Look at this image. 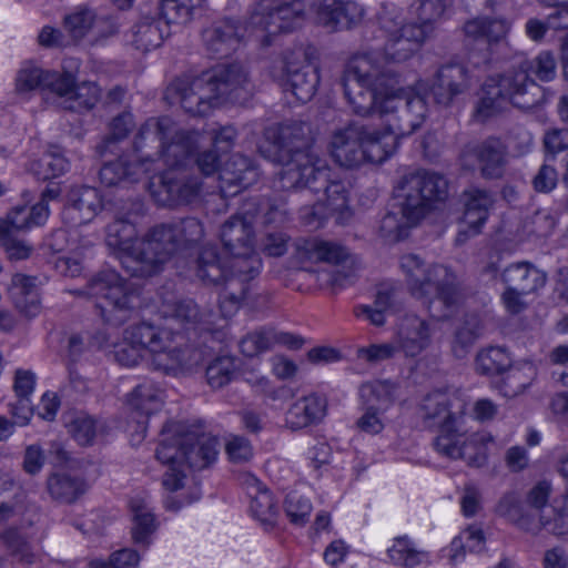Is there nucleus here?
Masks as SVG:
<instances>
[{"instance_id": "24", "label": "nucleus", "mask_w": 568, "mask_h": 568, "mask_svg": "<svg viewBox=\"0 0 568 568\" xmlns=\"http://www.w3.org/2000/svg\"><path fill=\"white\" fill-rule=\"evenodd\" d=\"M366 126L361 123H349L336 130L331 140V154L341 166L353 169L364 163L363 138Z\"/></svg>"}, {"instance_id": "25", "label": "nucleus", "mask_w": 568, "mask_h": 568, "mask_svg": "<svg viewBox=\"0 0 568 568\" xmlns=\"http://www.w3.org/2000/svg\"><path fill=\"white\" fill-rule=\"evenodd\" d=\"M315 12L317 23L331 31L351 29L364 17V9L352 0H322Z\"/></svg>"}, {"instance_id": "37", "label": "nucleus", "mask_w": 568, "mask_h": 568, "mask_svg": "<svg viewBox=\"0 0 568 568\" xmlns=\"http://www.w3.org/2000/svg\"><path fill=\"white\" fill-rule=\"evenodd\" d=\"M146 172H149V168L143 166V163H139L136 159L120 158L116 161L103 164L99 171V176L101 183L105 186H114L135 183Z\"/></svg>"}, {"instance_id": "8", "label": "nucleus", "mask_w": 568, "mask_h": 568, "mask_svg": "<svg viewBox=\"0 0 568 568\" xmlns=\"http://www.w3.org/2000/svg\"><path fill=\"white\" fill-rule=\"evenodd\" d=\"M541 98V88L530 78L528 69L520 64L486 80L475 114L478 120L485 121L508 104L519 109H531Z\"/></svg>"}, {"instance_id": "57", "label": "nucleus", "mask_w": 568, "mask_h": 568, "mask_svg": "<svg viewBox=\"0 0 568 568\" xmlns=\"http://www.w3.org/2000/svg\"><path fill=\"white\" fill-rule=\"evenodd\" d=\"M557 471L566 481L562 505L555 510L554 518L545 525L552 534L564 536L568 532V453L559 458Z\"/></svg>"}, {"instance_id": "13", "label": "nucleus", "mask_w": 568, "mask_h": 568, "mask_svg": "<svg viewBox=\"0 0 568 568\" xmlns=\"http://www.w3.org/2000/svg\"><path fill=\"white\" fill-rule=\"evenodd\" d=\"M150 193L161 206H178L195 201L201 191V181L184 168H170L152 178Z\"/></svg>"}, {"instance_id": "36", "label": "nucleus", "mask_w": 568, "mask_h": 568, "mask_svg": "<svg viewBox=\"0 0 568 568\" xmlns=\"http://www.w3.org/2000/svg\"><path fill=\"white\" fill-rule=\"evenodd\" d=\"M398 132L392 130H375L366 126L363 138L364 163H382L388 159L397 149Z\"/></svg>"}, {"instance_id": "59", "label": "nucleus", "mask_w": 568, "mask_h": 568, "mask_svg": "<svg viewBox=\"0 0 568 568\" xmlns=\"http://www.w3.org/2000/svg\"><path fill=\"white\" fill-rule=\"evenodd\" d=\"M307 256L312 261L339 264L347 257L344 246L323 240H312L305 244Z\"/></svg>"}, {"instance_id": "28", "label": "nucleus", "mask_w": 568, "mask_h": 568, "mask_svg": "<svg viewBox=\"0 0 568 568\" xmlns=\"http://www.w3.org/2000/svg\"><path fill=\"white\" fill-rule=\"evenodd\" d=\"M163 318L182 326L185 331L195 329L211 323L212 313L202 311L192 298L164 301L160 306Z\"/></svg>"}, {"instance_id": "19", "label": "nucleus", "mask_w": 568, "mask_h": 568, "mask_svg": "<svg viewBox=\"0 0 568 568\" xmlns=\"http://www.w3.org/2000/svg\"><path fill=\"white\" fill-rule=\"evenodd\" d=\"M184 337L179 333L169 335L166 347L151 358V366L166 375L179 376L193 372L205 359V352L200 347L186 343H180Z\"/></svg>"}, {"instance_id": "3", "label": "nucleus", "mask_w": 568, "mask_h": 568, "mask_svg": "<svg viewBox=\"0 0 568 568\" xmlns=\"http://www.w3.org/2000/svg\"><path fill=\"white\" fill-rule=\"evenodd\" d=\"M449 196L447 179L437 172L417 171L404 175L394 189V206L398 211L386 213L381 220L379 233L388 241L397 242L407 235L438 203Z\"/></svg>"}, {"instance_id": "64", "label": "nucleus", "mask_w": 568, "mask_h": 568, "mask_svg": "<svg viewBox=\"0 0 568 568\" xmlns=\"http://www.w3.org/2000/svg\"><path fill=\"white\" fill-rule=\"evenodd\" d=\"M174 229L180 247L199 243L204 236L202 222L196 217H185L178 222L170 223Z\"/></svg>"}, {"instance_id": "39", "label": "nucleus", "mask_w": 568, "mask_h": 568, "mask_svg": "<svg viewBox=\"0 0 568 568\" xmlns=\"http://www.w3.org/2000/svg\"><path fill=\"white\" fill-rule=\"evenodd\" d=\"M170 334V329L159 328L146 322L131 325L124 331L125 341L138 345L143 352L148 349L152 358L166 347Z\"/></svg>"}, {"instance_id": "50", "label": "nucleus", "mask_w": 568, "mask_h": 568, "mask_svg": "<svg viewBox=\"0 0 568 568\" xmlns=\"http://www.w3.org/2000/svg\"><path fill=\"white\" fill-rule=\"evenodd\" d=\"M387 555L394 565L406 568H414L428 559V554L416 549L407 536L396 537Z\"/></svg>"}, {"instance_id": "42", "label": "nucleus", "mask_w": 568, "mask_h": 568, "mask_svg": "<svg viewBox=\"0 0 568 568\" xmlns=\"http://www.w3.org/2000/svg\"><path fill=\"white\" fill-rule=\"evenodd\" d=\"M495 513L523 530L534 529L536 515L516 493L505 494L497 503Z\"/></svg>"}, {"instance_id": "17", "label": "nucleus", "mask_w": 568, "mask_h": 568, "mask_svg": "<svg viewBox=\"0 0 568 568\" xmlns=\"http://www.w3.org/2000/svg\"><path fill=\"white\" fill-rule=\"evenodd\" d=\"M417 87L428 92L437 105L449 108L470 87L468 69L455 61L444 63L430 79L418 81Z\"/></svg>"}, {"instance_id": "9", "label": "nucleus", "mask_w": 568, "mask_h": 568, "mask_svg": "<svg viewBox=\"0 0 568 568\" xmlns=\"http://www.w3.org/2000/svg\"><path fill=\"white\" fill-rule=\"evenodd\" d=\"M77 293L92 298L103 323L112 326L129 321L140 304L139 292L114 271L98 273Z\"/></svg>"}, {"instance_id": "6", "label": "nucleus", "mask_w": 568, "mask_h": 568, "mask_svg": "<svg viewBox=\"0 0 568 568\" xmlns=\"http://www.w3.org/2000/svg\"><path fill=\"white\" fill-rule=\"evenodd\" d=\"M265 134L276 148L275 161L282 165L280 182L284 190H292L301 183L306 172L304 166H314L322 161L313 149L314 136L310 123L290 120L267 129Z\"/></svg>"}, {"instance_id": "52", "label": "nucleus", "mask_w": 568, "mask_h": 568, "mask_svg": "<svg viewBox=\"0 0 568 568\" xmlns=\"http://www.w3.org/2000/svg\"><path fill=\"white\" fill-rule=\"evenodd\" d=\"M203 0H160L159 11L169 28L170 23L184 24L192 20L193 11Z\"/></svg>"}, {"instance_id": "14", "label": "nucleus", "mask_w": 568, "mask_h": 568, "mask_svg": "<svg viewBox=\"0 0 568 568\" xmlns=\"http://www.w3.org/2000/svg\"><path fill=\"white\" fill-rule=\"evenodd\" d=\"M494 437L486 432L464 436L455 430L439 434L434 440L436 452L450 459H463L467 466L479 468L487 464L488 446Z\"/></svg>"}, {"instance_id": "48", "label": "nucleus", "mask_w": 568, "mask_h": 568, "mask_svg": "<svg viewBox=\"0 0 568 568\" xmlns=\"http://www.w3.org/2000/svg\"><path fill=\"white\" fill-rule=\"evenodd\" d=\"M483 325L480 318L475 315H467L456 328L452 341V352L456 358H464L471 349L476 339L481 335Z\"/></svg>"}, {"instance_id": "51", "label": "nucleus", "mask_w": 568, "mask_h": 568, "mask_svg": "<svg viewBox=\"0 0 568 568\" xmlns=\"http://www.w3.org/2000/svg\"><path fill=\"white\" fill-rule=\"evenodd\" d=\"M70 169L68 159L60 152H47L29 164V171L39 180L47 181L64 174Z\"/></svg>"}, {"instance_id": "26", "label": "nucleus", "mask_w": 568, "mask_h": 568, "mask_svg": "<svg viewBox=\"0 0 568 568\" xmlns=\"http://www.w3.org/2000/svg\"><path fill=\"white\" fill-rule=\"evenodd\" d=\"M100 192L91 186L71 189L68 204L64 209V219L73 226L87 224L104 209Z\"/></svg>"}, {"instance_id": "22", "label": "nucleus", "mask_w": 568, "mask_h": 568, "mask_svg": "<svg viewBox=\"0 0 568 568\" xmlns=\"http://www.w3.org/2000/svg\"><path fill=\"white\" fill-rule=\"evenodd\" d=\"M174 122L168 118H150L139 129L133 148L139 163L151 169V164L163 155L164 141L173 132Z\"/></svg>"}, {"instance_id": "63", "label": "nucleus", "mask_w": 568, "mask_h": 568, "mask_svg": "<svg viewBox=\"0 0 568 568\" xmlns=\"http://www.w3.org/2000/svg\"><path fill=\"white\" fill-rule=\"evenodd\" d=\"M94 23L95 14L87 8L78 9L64 18V28L74 40L85 37Z\"/></svg>"}, {"instance_id": "40", "label": "nucleus", "mask_w": 568, "mask_h": 568, "mask_svg": "<svg viewBox=\"0 0 568 568\" xmlns=\"http://www.w3.org/2000/svg\"><path fill=\"white\" fill-rule=\"evenodd\" d=\"M537 367L531 362H521L509 365L501 375L498 388L508 398L523 394L535 381Z\"/></svg>"}, {"instance_id": "30", "label": "nucleus", "mask_w": 568, "mask_h": 568, "mask_svg": "<svg viewBox=\"0 0 568 568\" xmlns=\"http://www.w3.org/2000/svg\"><path fill=\"white\" fill-rule=\"evenodd\" d=\"M200 138L196 131L176 130L174 125L169 140L164 141L161 159L169 168H183L197 149Z\"/></svg>"}, {"instance_id": "55", "label": "nucleus", "mask_w": 568, "mask_h": 568, "mask_svg": "<svg viewBox=\"0 0 568 568\" xmlns=\"http://www.w3.org/2000/svg\"><path fill=\"white\" fill-rule=\"evenodd\" d=\"M134 126L131 113H122L115 116L110 123V131L103 141L97 146L101 155L106 153H115L116 145L125 140Z\"/></svg>"}, {"instance_id": "15", "label": "nucleus", "mask_w": 568, "mask_h": 568, "mask_svg": "<svg viewBox=\"0 0 568 568\" xmlns=\"http://www.w3.org/2000/svg\"><path fill=\"white\" fill-rule=\"evenodd\" d=\"M305 173L296 187L310 189L314 193L322 192V200L328 213H342L348 205V187L339 174L327 166L324 160L314 166H304Z\"/></svg>"}, {"instance_id": "46", "label": "nucleus", "mask_w": 568, "mask_h": 568, "mask_svg": "<svg viewBox=\"0 0 568 568\" xmlns=\"http://www.w3.org/2000/svg\"><path fill=\"white\" fill-rule=\"evenodd\" d=\"M196 276L206 284L224 283L226 285L229 267L222 263L215 246H206L201 251L197 258Z\"/></svg>"}, {"instance_id": "41", "label": "nucleus", "mask_w": 568, "mask_h": 568, "mask_svg": "<svg viewBox=\"0 0 568 568\" xmlns=\"http://www.w3.org/2000/svg\"><path fill=\"white\" fill-rule=\"evenodd\" d=\"M164 392L152 382L139 384L128 395L126 404L138 417H149L163 405Z\"/></svg>"}, {"instance_id": "53", "label": "nucleus", "mask_w": 568, "mask_h": 568, "mask_svg": "<svg viewBox=\"0 0 568 568\" xmlns=\"http://www.w3.org/2000/svg\"><path fill=\"white\" fill-rule=\"evenodd\" d=\"M101 97V90L94 82H82L74 84V89L63 109L73 112H85L92 110Z\"/></svg>"}, {"instance_id": "10", "label": "nucleus", "mask_w": 568, "mask_h": 568, "mask_svg": "<svg viewBox=\"0 0 568 568\" xmlns=\"http://www.w3.org/2000/svg\"><path fill=\"white\" fill-rule=\"evenodd\" d=\"M180 248L170 223L158 224L136 242L134 256L126 260V272L134 277L153 276Z\"/></svg>"}, {"instance_id": "56", "label": "nucleus", "mask_w": 568, "mask_h": 568, "mask_svg": "<svg viewBox=\"0 0 568 568\" xmlns=\"http://www.w3.org/2000/svg\"><path fill=\"white\" fill-rule=\"evenodd\" d=\"M509 365V354L503 347H488L476 357V371L483 375H503Z\"/></svg>"}, {"instance_id": "31", "label": "nucleus", "mask_w": 568, "mask_h": 568, "mask_svg": "<svg viewBox=\"0 0 568 568\" xmlns=\"http://www.w3.org/2000/svg\"><path fill=\"white\" fill-rule=\"evenodd\" d=\"M501 280L506 286L532 294L546 285L547 275L529 262H517L504 270Z\"/></svg>"}, {"instance_id": "54", "label": "nucleus", "mask_w": 568, "mask_h": 568, "mask_svg": "<svg viewBox=\"0 0 568 568\" xmlns=\"http://www.w3.org/2000/svg\"><path fill=\"white\" fill-rule=\"evenodd\" d=\"M450 6L452 0H415L412 6L418 19V22L415 23L426 29V33L429 36L433 31V23L442 19Z\"/></svg>"}, {"instance_id": "11", "label": "nucleus", "mask_w": 568, "mask_h": 568, "mask_svg": "<svg viewBox=\"0 0 568 568\" xmlns=\"http://www.w3.org/2000/svg\"><path fill=\"white\" fill-rule=\"evenodd\" d=\"M379 27L385 37L383 54L377 51H368V53L376 54L379 64L387 69L392 68L384 62L407 61L429 37L423 27H418L415 22L403 23L398 16L386 11L379 16Z\"/></svg>"}, {"instance_id": "62", "label": "nucleus", "mask_w": 568, "mask_h": 568, "mask_svg": "<svg viewBox=\"0 0 568 568\" xmlns=\"http://www.w3.org/2000/svg\"><path fill=\"white\" fill-rule=\"evenodd\" d=\"M75 77L71 72L48 71L44 78V91L54 94L59 100V105L68 100L74 89Z\"/></svg>"}, {"instance_id": "5", "label": "nucleus", "mask_w": 568, "mask_h": 568, "mask_svg": "<svg viewBox=\"0 0 568 568\" xmlns=\"http://www.w3.org/2000/svg\"><path fill=\"white\" fill-rule=\"evenodd\" d=\"M400 267L412 295L427 301L430 316L437 320L449 317L459 302L455 275L450 270L439 264L426 265L415 254L403 255Z\"/></svg>"}, {"instance_id": "33", "label": "nucleus", "mask_w": 568, "mask_h": 568, "mask_svg": "<svg viewBox=\"0 0 568 568\" xmlns=\"http://www.w3.org/2000/svg\"><path fill=\"white\" fill-rule=\"evenodd\" d=\"M509 31V22L501 18H475L464 26L466 40L479 43L488 50L491 43L503 40Z\"/></svg>"}, {"instance_id": "35", "label": "nucleus", "mask_w": 568, "mask_h": 568, "mask_svg": "<svg viewBox=\"0 0 568 568\" xmlns=\"http://www.w3.org/2000/svg\"><path fill=\"white\" fill-rule=\"evenodd\" d=\"M50 211L43 203H36L28 206H16L8 214L6 220H0V236L8 235L16 231H28L36 226L43 225Z\"/></svg>"}, {"instance_id": "20", "label": "nucleus", "mask_w": 568, "mask_h": 568, "mask_svg": "<svg viewBox=\"0 0 568 568\" xmlns=\"http://www.w3.org/2000/svg\"><path fill=\"white\" fill-rule=\"evenodd\" d=\"M229 277L226 281L225 298L239 306L250 291V282L261 272L262 260L254 250L240 251L230 254L227 262Z\"/></svg>"}, {"instance_id": "49", "label": "nucleus", "mask_w": 568, "mask_h": 568, "mask_svg": "<svg viewBox=\"0 0 568 568\" xmlns=\"http://www.w3.org/2000/svg\"><path fill=\"white\" fill-rule=\"evenodd\" d=\"M397 386L389 381L365 383L359 388L362 405L379 407L384 412L395 400Z\"/></svg>"}, {"instance_id": "7", "label": "nucleus", "mask_w": 568, "mask_h": 568, "mask_svg": "<svg viewBox=\"0 0 568 568\" xmlns=\"http://www.w3.org/2000/svg\"><path fill=\"white\" fill-rule=\"evenodd\" d=\"M161 434L163 438L155 452L161 463L185 464L193 469H203L216 458L217 438L205 432L200 423L171 422Z\"/></svg>"}, {"instance_id": "43", "label": "nucleus", "mask_w": 568, "mask_h": 568, "mask_svg": "<svg viewBox=\"0 0 568 568\" xmlns=\"http://www.w3.org/2000/svg\"><path fill=\"white\" fill-rule=\"evenodd\" d=\"M132 513V539L134 544L148 547L151 536L156 530V521L149 504L142 498H133L130 501Z\"/></svg>"}, {"instance_id": "45", "label": "nucleus", "mask_w": 568, "mask_h": 568, "mask_svg": "<svg viewBox=\"0 0 568 568\" xmlns=\"http://www.w3.org/2000/svg\"><path fill=\"white\" fill-rule=\"evenodd\" d=\"M169 28L161 19L144 17L133 28V45L143 52L160 47Z\"/></svg>"}, {"instance_id": "38", "label": "nucleus", "mask_w": 568, "mask_h": 568, "mask_svg": "<svg viewBox=\"0 0 568 568\" xmlns=\"http://www.w3.org/2000/svg\"><path fill=\"white\" fill-rule=\"evenodd\" d=\"M251 221L243 216H232L221 229V241L227 254L254 248Z\"/></svg>"}, {"instance_id": "44", "label": "nucleus", "mask_w": 568, "mask_h": 568, "mask_svg": "<svg viewBox=\"0 0 568 568\" xmlns=\"http://www.w3.org/2000/svg\"><path fill=\"white\" fill-rule=\"evenodd\" d=\"M466 549L469 552H483L486 549V537L481 527L470 525L453 539L448 548L449 562L457 566L463 561Z\"/></svg>"}, {"instance_id": "58", "label": "nucleus", "mask_w": 568, "mask_h": 568, "mask_svg": "<svg viewBox=\"0 0 568 568\" xmlns=\"http://www.w3.org/2000/svg\"><path fill=\"white\" fill-rule=\"evenodd\" d=\"M236 374L235 359L232 356H217L206 367L205 376L207 384L213 389L227 385Z\"/></svg>"}, {"instance_id": "18", "label": "nucleus", "mask_w": 568, "mask_h": 568, "mask_svg": "<svg viewBox=\"0 0 568 568\" xmlns=\"http://www.w3.org/2000/svg\"><path fill=\"white\" fill-rule=\"evenodd\" d=\"M460 161L467 169L478 166L484 179H501L507 165V146L500 139L489 136L483 141L466 144L460 152Z\"/></svg>"}, {"instance_id": "21", "label": "nucleus", "mask_w": 568, "mask_h": 568, "mask_svg": "<svg viewBox=\"0 0 568 568\" xmlns=\"http://www.w3.org/2000/svg\"><path fill=\"white\" fill-rule=\"evenodd\" d=\"M305 57L306 52L297 49L286 53L283 61L284 89L291 91L302 103L308 102L314 97L320 83L316 68L301 61V58Z\"/></svg>"}, {"instance_id": "32", "label": "nucleus", "mask_w": 568, "mask_h": 568, "mask_svg": "<svg viewBox=\"0 0 568 568\" xmlns=\"http://www.w3.org/2000/svg\"><path fill=\"white\" fill-rule=\"evenodd\" d=\"M45 489L52 501L72 505L87 493L88 484L79 476L55 471L47 477Z\"/></svg>"}, {"instance_id": "16", "label": "nucleus", "mask_w": 568, "mask_h": 568, "mask_svg": "<svg viewBox=\"0 0 568 568\" xmlns=\"http://www.w3.org/2000/svg\"><path fill=\"white\" fill-rule=\"evenodd\" d=\"M464 408L463 400L454 392L436 388L422 398L418 416L426 428H438L444 434L456 429L457 418Z\"/></svg>"}, {"instance_id": "1", "label": "nucleus", "mask_w": 568, "mask_h": 568, "mask_svg": "<svg viewBox=\"0 0 568 568\" xmlns=\"http://www.w3.org/2000/svg\"><path fill=\"white\" fill-rule=\"evenodd\" d=\"M400 74L379 64L374 53L357 54L345 67L341 83L352 111L359 116L396 113V131L409 135L425 121L428 106L417 84L399 88Z\"/></svg>"}, {"instance_id": "23", "label": "nucleus", "mask_w": 568, "mask_h": 568, "mask_svg": "<svg viewBox=\"0 0 568 568\" xmlns=\"http://www.w3.org/2000/svg\"><path fill=\"white\" fill-rule=\"evenodd\" d=\"M434 328L429 321L414 313L399 317L394 339L406 357H416L433 343Z\"/></svg>"}, {"instance_id": "27", "label": "nucleus", "mask_w": 568, "mask_h": 568, "mask_svg": "<svg viewBox=\"0 0 568 568\" xmlns=\"http://www.w3.org/2000/svg\"><path fill=\"white\" fill-rule=\"evenodd\" d=\"M257 170L245 155L236 153L221 166L219 173L220 190L223 195L237 194L257 180Z\"/></svg>"}, {"instance_id": "29", "label": "nucleus", "mask_w": 568, "mask_h": 568, "mask_svg": "<svg viewBox=\"0 0 568 568\" xmlns=\"http://www.w3.org/2000/svg\"><path fill=\"white\" fill-rule=\"evenodd\" d=\"M464 223L471 235L478 234L486 223L495 203L493 194L483 189L470 187L463 192Z\"/></svg>"}, {"instance_id": "2", "label": "nucleus", "mask_w": 568, "mask_h": 568, "mask_svg": "<svg viewBox=\"0 0 568 568\" xmlns=\"http://www.w3.org/2000/svg\"><path fill=\"white\" fill-rule=\"evenodd\" d=\"M305 7L301 0H260L252 11L246 27L234 20L222 19L202 31L205 49L214 57H227L234 52L250 32L268 43V38L298 28L304 21Z\"/></svg>"}, {"instance_id": "47", "label": "nucleus", "mask_w": 568, "mask_h": 568, "mask_svg": "<svg viewBox=\"0 0 568 568\" xmlns=\"http://www.w3.org/2000/svg\"><path fill=\"white\" fill-rule=\"evenodd\" d=\"M254 485L248 491L251 498L250 510L253 517L265 528L273 527L277 517L276 504L271 491L262 487L256 479H254Z\"/></svg>"}, {"instance_id": "61", "label": "nucleus", "mask_w": 568, "mask_h": 568, "mask_svg": "<svg viewBox=\"0 0 568 568\" xmlns=\"http://www.w3.org/2000/svg\"><path fill=\"white\" fill-rule=\"evenodd\" d=\"M275 344V329L261 328L256 329L240 342V348L243 355L253 357L262 352L267 351Z\"/></svg>"}, {"instance_id": "12", "label": "nucleus", "mask_w": 568, "mask_h": 568, "mask_svg": "<svg viewBox=\"0 0 568 568\" xmlns=\"http://www.w3.org/2000/svg\"><path fill=\"white\" fill-rule=\"evenodd\" d=\"M113 221L106 225L105 243L121 252V263L126 270V260L133 257L136 248V222L145 214V204L139 199H121L112 204Z\"/></svg>"}, {"instance_id": "4", "label": "nucleus", "mask_w": 568, "mask_h": 568, "mask_svg": "<svg viewBox=\"0 0 568 568\" xmlns=\"http://www.w3.org/2000/svg\"><path fill=\"white\" fill-rule=\"evenodd\" d=\"M253 85L248 72L240 63L223 64L197 77L183 75L168 88V95L176 99L185 112L205 115L219 98H239V91L250 92Z\"/></svg>"}, {"instance_id": "60", "label": "nucleus", "mask_w": 568, "mask_h": 568, "mask_svg": "<svg viewBox=\"0 0 568 568\" xmlns=\"http://www.w3.org/2000/svg\"><path fill=\"white\" fill-rule=\"evenodd\" d=\"M47 72L48 71L30 61L24 62L17 73V91L19 93H27L33 90L44 91V78L47 77Z\"/></svg>"}, {"instance_id": "34", "label": "nucleus", "mask_w": 568, "mask_h": 568, "mask_svg": "<svg viewBox=\"0 0 568 568\" xmlns=\"http://www.w3.org/2000/svg\"><path fill=\"white\" fill-rule=\"evenodd\" d=\"M326 412V400L317 395L303 397L291 405L285 415L286 426L302 429L322 420Z\"/></svg>"}]
</instances>
